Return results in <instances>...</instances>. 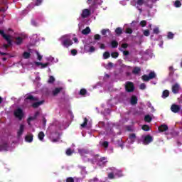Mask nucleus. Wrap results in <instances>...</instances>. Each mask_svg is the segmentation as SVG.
Masks as SVG:
<instances>
[{"label": "nucleus", "instance_id": "nucleus-1", "mask_svg": "<svg viewBox=\"0 0 182 182\" xmlns=\"http://www.w3.org/2000/svg\"><path fill=\"white\" fill-rule=\"evenodd\" d=\"M46 60H47L46 63L41 62H34L31 63L33 69H36V68H39V69H45V68H48V66L53 63V60H55V58H53V57L50 56L46 58Z\"/></svg>", "mask_w": 182, "mask_h": 182}, {"label": "nucleus", "instance_id": "nucleus-2", "mask_svg": "<svg viewBox=\"0 0 182 182\" xmlns=\"http://www.w3.org/2000/svg\"><path fill=\"white\" fill-rule=\"evenodd\" d=\"M38 100V98L33 97V96L31 95H26L25 102L28 103V102H30V103H33V107H38V106H41V105H43V100L38 102H36Z\"/></svg>", "mask_w": 182, "mask_h": 182}, {"label": "nucleus", "instance_id": "nucleus-3", "mask_svg": "<svg viewBox=\"0 0 182 182\" xmlns=\"http://www.w3.org/2000/svg\"><path fill=\"white\" fill-rule=\"evenodd\" d=\"M0 35L4 38V39H5L7 42V44H4V47L5 48L11 46V45H12V38L11 37V36H9V34H6L5 33V31H4V30H0Z\"/></svg>", "mask_w": 182, "mask_h": 182}, {"label": "nucleus", "instance_id": "nucleus-4", "mask_svg": "<svg viewBox=\"0 0 182 182\" xmlns=\"http://www.w3.org/2000/svg\"><path fill=\"white\" fill-rule=\"evenodd\" d=\"M61 43L65 48H69L72 45V41L70 40V36L65 35L60 38Z\"/></svg>", "mask_w": 182, "mask_h": 182}, {"label": "nucleus", "instance_id": "nucleus-5", "mask_svg": "<svg viewBox=\"0 0 182 182\" xmlns=\"http://www.w3.org/2000/svg\"><path fill=\"white\" fill-rule=\"evenodd\" d=\"M132 5H134V6H136L140 12H141V9H140V6L141 5H149L147 4V0H132Z\"/></svg>", "mask_w": 182, "mask_h": 182}, {"label": "nucleus", "instance_id": "nucleus-6", "mask_svg": "<svg viewBox=\"0 0 182 182\" xmlns=\"http://www.w3.org/2000/svg\"><path fill=\"white\" fill-rule=\"evenodd\" d=\"M123 176L122 174V171L113 168L112 173L108 174L109 178H117V177H122Z\"/></svg>", "mask_w": 182, "mask_h": 182}, {"label": "nucleus", "instance_id": "nucleus-7", "mask_svg": "<svg viewBox=\"0 0 182 182\" xmlns=\"http://www.w3.org/2000/svg\"><path fill=\"white\" fill-rule=\"evenodd\" d=\"M14 115L18 120H22V117H23V111L21 108H17L14 111Z\"/></svg>", "mask_w": 182, "mask_h": 182}, {"label": "nucleus", "instance_id": "nucleus-8", "mask_svg": "<svg viewBox=\"0 0 182 182\" xmlns=\"http://www.w3.org/2000/svg\"><path fill=\"white\" fill-rule=\"evenodd\" d=\"M154 77H156V73H154V72H151L149 73V75H144L142 77V80H144V82H149L150 79H154Z\"/></svg>", "mask_w": 182, "mask_h": 182}, {"label": "nucleus", "instance_id": "nucleus-9", "mask_svg": "<svg viewBox=\"0 0 182 182\" xmlns=\"http://www.w3.org/2000/svg\"><path fill=\"white\" fill-rule=\"evenodd\" d=\"M151 141H153V137H151V136L148 135V136H144L143 144L147 145L149 143H151Z\"/></svg>", "mask_w": 182, "mask_h": 182}, {"label": "nucleus", "instance_id": "nucleus-10", "mask_svg": "<svg viewBox=\"0 0 182 182\" xmlns=\"http://www.w3.org/2000/svg\"><path fill=\"white\" fill-rule=\"evenodd\" d=\"M125 87L127 92H133V90H134V85H133V82H127Z\"/></svg>", "mask_w": 182, "mask_h": 182}, {"label": "nucleus", "instance_id": "nucleus-11", "mask_svg": "<svg viewBox=\"0 0 182 182\" xmlns=\"http://www.w3.org/2000/svg\"><path fill=\"white\" fill-rule=\"evenodd\" d=\"M23 132H25V124H21L17 132L18 136H22V134H23Z\"/></svg>", "mask_w": 182, "mask_h": 182}, {"label": "nucleus", "instance_id": "nucleus-12", "mask_svg": "<svg viewBox=\"0 0 182 182\" xmlns=\"http://www.w3.org/2000/svg\"><path fill=\"white\" fill-rule=\"evenodd\" d=\"M181 109V107L177 105H173L171 107V109L173 113H178Z\"/></svg>", "mask_w": 182, "mask_h": 182}, {"label": "nucleus", "instance_id": "nucleus-13", "mask_svg": "<svg viewBox=\"0 0 182 182\" xmlns=\"http://www.w3.org/2000/svg\"><path fill=\"white\" fill-rule=\"evenodd\" d=\"M9 150V146H8V144L3 143L0 146V151H8Z\"/></svg>", "mask_w": 182, "mask_h": 182}, {"label": "nucleus", "instance_id": "nucleus-14", "mask_svg": "<svg viewBox=\"0 0 182 182\" xmlns=\"http://www.w3.org/2000/svg\"><path fill=\"white\" fill-rule=\"evenodd\" d=\"M25 141H27L28 143H32V141H33V134H27L25 137Z\"/></svg>", "mask_w": 182, "mask_h": 182}, {"label": "nucleus", "instance_id": "nucleus-15", "mask_svg": "<svg viewBox=\"0 0 182 182\" xmlns=\"http://www.w3.org/2000/svg\"><path fill=\"white\" fill-rule=\"evenodd\" d=\"M178 90H180V85L178 84H175L172 86L173 93H178Z\"/></svg>", "mask_w": 182, "mask_h": 182}, {"label": "nucleus", "instance_id": "nucleus-16", "mask_svg": "<svg viewBox=\"0 0 182 182\" xmlns=\"http://www.w3.org/2000/svg\"><path fill=\"white\" fill-rule=\"evenodd\" d=\"M90 15V11L89 9H84L82 11V18H87Z\"/></svg>", "mask_w": 182, "mask_h": 182}, {"label": "nucleus", "instance_id": "nucleus-17", "mask_svg": "<svg viewBox=\"0 0 182 182\" xmlns=\"http://www.w3.org/2000/svg\"><path fill=\"white\" fill-rule=\"evenodd\" d=\"M22 41H23V36H18L16 38L15 43H16V45H21V43H22Z\"/></svg>", "mask_w": 182, "mask_h": 182}, {"label": "nucleus", "instance_id": "nucleus-18", "mask_svg": "<svg viewBox=\"0 0 182 182\" xmlns=\"http://www.w3.org/2000/svg\"><path fill=\"white\" fill-rule=\"evenodd\" d=\"M134 140H136V134H132L128 139V141H130V143H134Z\"/></svg>", "mask_w": 182, "mask_h": 182}, {"label": "nucleus", "instance_id": "nucleus-19", "mask_svg": "<svg viewBox=\"0 0 182 182\" xmlns=\"http://www.w3.org/2000/svg\"><path fill=\"white\" fill-rule=\"evenodd\" d=\"M167 129H168V127H167V125H161L159 127V132H166Z\"/></svg>", "mask_w": 182, "mask_h": 182}, {"label": "nucleus", "instance_id": "nucleus-20", "mask_svg": "<svg viewBox=\"0 0 182 182\" xmlns=\"http://www.w3.org/2000/svg\"><path fill=\"white\" fill-rule=\"evenodd\" d=\"M137 103V97L132 96L131 98V105H136Z\"/></svg>", "mask_w": 182, "mask_h": 182}, {"label": "nucleus", "instance_id": "nucleus-21", "mask_svg": "<svg viewBox=\"0 0 182 182\" xmlns=\"http://www.w3.org/2000/svg\"><path fill=\"white\" fill-rule=\"evenodd\" d=\"M105 163H107V158H101L100 161V166H103Z\"/></svg>", "mask_w": 182, "mask_h": 182}, {"label": "nucleus", "instance_id": "nucleus-22", "mask_svg": "<svg viewBox=\"0 0 182 182\" xmlns=\"http://www.w3.org/2000/svg\"><path fill=\"white\" fill-rule=\"evenodd\" d=\"M82 33L83 35H87V33H90V28L87 27L85 29L82 30Z\"/></svg>", "mask_w": 182, "mask_h": 182}, {"label": "nucleus", "instance_id": "nucleus-23", "mask_svg": "<svg viewBox=\"0 0 182 182\" xmlns=\"http://www.w3.org/2000/svg\"><path fill=\"white\" fill-rule=\"evenodd\" d=\"M43 137H45V134L43 132H39L38 139L41 141H43Z\"/></svg>", "mask_w": 182, "mask_h": 182}, {"label": "nucleus", "instance_id": "nucleus-24", "mask_svg": "<svg viewBox=\"0 0 182 182\" xmlns=\"http://www.w3.org/2000/svg\"><path fill=\"white\" fill-rule=\"evenodd\" d=\"M170 95V92L168 90H164L162 94V97L164 99H166V97H168V96Z\"/></svg>", "mask_w": 182, "mask_h": 182}, {"label": "nucleus", "instance_id": "nucleus-25", "mask_svg": "<svg viewBox=\"0 0 182 182\" xmlns=\"http://www.w3.org/2000/svg\"><path fill=\"white\" fill-rule=\"evenodd\" d=\"M140 68L136 67L133 70V73H134V75H139V73H140Z\"/></svg>", "mask_w": 182, "mask_h": 182}, {"label": "nucleus", "instance_id": "nucleus-26", "mask_svg": "<svg viewBox=\"0 0 182 182\" xmlns=\"http://www.w3.org/2000/svg\"><path fill=\"white\" fill-rule=\"evenodd\" d=\"M36 116H38V113L36 114V115L34 117H30L28 119V124L29 125H31V122H32V120H35V119H36Z\"/></svg>", "mask_w": 182, "mask_h": 182}, {"label": "nucleus", "instance_id": "nucleus-27", "mask_svg": "<svg viewBox=\"0 0 182 182\" xmlns=\"http://www.w3.org/2000/svg\"><path fill=\"white\" fill-rule=\"evenodd\" d=\"M60 90H62V88L59 87V88H55L53 91V95L54 96H56V95H58V93H59V92H60Z\"/></svg>", "mask_w": 182, "mask_h": 182}, {"label": "nucleus", "instance_id": "nucleus-28", "mask_svg": "<svg viewBox=\"0 0 182 182\" xmlns=\"http://www.w3.org/2000/svg\"><path fill=\"white\" fill-rule=\"evenodd\" d=\"M123 32V30L122 29V28H117L115 30V33H117V35H122Z\"/></svg>", "mask_w": 182, "mask_h": 182}, {"label": "nucleus", "instance_id": "nucleus-29", "mask_svg": "<svg viewBox=\"0 0 182 182\" xmlns=\"http://www.w3.org/2000/svg\"><path fill=\"white\" fill-rule=\"evenodd\" d=\"M31 56V53L28 52H24L23 54V58L24 59H28V58H29Z\"/></svg>", "mask_w": 182, "mask_h": 182}, {"label": "nucleus", "instance_id": "nucleus-30", "mask_svg": "<svg viewBox=\"0 0 182 182\" xmlns=\"http://www.w3.org/2000/svg\"><path fill=\"white\" fill-rule=\"evenodd\" d=\"M144 120H145V122L150 123V122H151V117L150 115H146Z\"/></svg>", "mask_w": 182, "mask_h": 182}, {"label": "nucleus", "instance_id": "nucleus-31", "mask_svg": "<svg viewBox=\"0 0 182 182\" xmlns=\"http://www.w3.org/2000/svg\"><path fill=\"white\" fill-rule=\"evenodd\" d=\"M174 6L176 8H180V6H181V2H180V1H176L174 3Z\"/></svg>", "mask_w": 182, "mask_h": 182}, {"label": "nucleus", "instance_id": "nucleus-32", "mask_svg": "<svg viewBox=\"0 0 182 182\" xmlns=\"http://www.w3.org/2000/svg\"><path fill=\"white\" fill-rule=\"evenodd\" d=\"M110 57V54L109 53V52H105L104 54H103V58L104 59H107Z\"/></svg>", "mask_w": 182, "mask_h": 182}, {"label": "nucleus", "instance_id": "nucleus-33", "mask_svg": "<svg viewBox=\"0 0 182 182\" xmlns=\"http://www.w3.org/2000/svg\"><path fill=\"white\" fill-rule=\"evenodd\" d=\"M142 130H144L145 132H149V130H150V127H149L148 125H144L142 127Z\"/></svg>", "mask_w": 182, "mask_h": 182}, {"label": "nucleus", "instance_id": "nucleus-34", "mask_svg": "<svg viewBox=\"0 0 182 182\" xmlns=\"http://www.w3.org/2000/svg\"><path fill=\"white\" fill-rule=\"evenodd\" d=\"M111 45L112 46V48H117L118 43L116 41H112Z\"/></svg>", "mask_w": 182, "mask_h": 182}, {"label": "nucleus", "instance_id": "nucleus-35", "mask_svg": "<svg viewBox=\"0 0 182 182\" xmlns=\"http://www.w3.org/2000/svg\"><path fill=\"white\" fill-rule=\"evenodd\" d=\"M73 153V151L70 149H68L66 151V154L67 156H70Z\"/></svg>", "mask_w": 182, "mask_h": 182}, {"label": "nucleus", "instance_id": "nucleus-36", "mask_svg": "<svg viewBox=\"0 0 182 182\" xmlns=\"http://www.w3.org/2000/svg\"><path fill=\"white\" fill-rule=\"evenodd\" d=\"M106 69H112V68H113V63H109L106 66H105Z\"/></svg>", "mask_w": 182, "mask_h": 182}, {"label": "nucleus", "instance_id": "nucleus-37", "mask_svg": "<svg viewBox=\"0 0 182 182\" xmlns=\"http://www.w3.org/2000/svg\"><path fill=\"white\" fill-rule=\"evenodd\" d=\"M168 39H173V38H174V34H173V33H171V32H169V33H168Z\"/></svg>", "mask_w": 182, "mask_h": 182}, {"label": "nucleus", "instance_id": "nucleus-38", "mask_svg": "<svg viewBox=\"0 0 182 182\" xmlns=\"http://www.w3.org/2000/svg\"><path fill=\"white\" fill-rule=\"evenodd\" d=\"M36 55L38 60H42L43 56L41 54H39V52L36 51Z\"/></svg>", "mask_w": 182, "mask_h": 182}, {"label": "nucleus", "instance_id": "nucleus-39", "mask_svg": "<svg viewBox=\"0 0 182 182\" xmlns=\"http://www.w3.org/2000/svg\"><path fill=\"white\" fill-rule=\"evenodd\" d=\"M140 25L142 26V28H144V26H146V25H147V21H141L140 22Z\"/></svg>", "mask_w": 182, "mask_h": 182}, {"label": "nucleus", "instance_id": "nucleus-40", "mask_svg": "<svg viewBox=\"0 0 182 182\" xmlns=\"http://www.w3.org/2000/svg\"><path fill=\"white\" fill-rule=\"evenodd\" d=\"M53 82H55V77H53V76H50L48 83H53Z\"/></svg>", "mask_w": 182, "mask_h": 182}, {"label": "nucleus", "instance_id": "nucleus-41", "mask_svg": "<svg viewBox=\"0 0 182 182\" xmlns=\"http://www.w3.org/2000/svg\"><path fill=\"white\" fill-rule=\"evenodd\" d=\"M144 36H149L150 35V31L144 30Z\"/></svg>", "mask_w": 182, "mask_h": 182}, {"label": "nucleus", "instance_id": "nucleus-42", "mask_svg": "<svg viewBox=\"0 0 182 182\" xmlns=\"http://www.w3.org/2000/svg\"><path fill=\"white\" fill-rule=\"evenodd\" d=\"M86 124H87V119L85 118L84 123L81 124V127H86Z\"/></svg>", "mask_w": 182, "mask_h": 182}, {"label": "nucleus", "instance_id": "nucleus-43", "mask_svg": "<svg viewBox=\"0 0 182 182\" xmlns=\"http://www.w3.org/2000/svg\"><path fill=\"white\" fill-rule=\"evenodd\" d=\"M154 33H156V35L160 33V31L159 30L158 27L154 28Z\"/></svg>", "mask_w": 182, "mask_h": 182}, {"label": "nucleus", "instance_id": "nucleus-44", "mask_svg": "<svg viewBox=\"0 0 182 182\" xmlns=\"http://www.w3.org/2000/svg\"><path fill=\"white\" fill-rule=\"evenodd\" d=\"M139 89H141V90H144V89H146V84H144V83L141 84L139 85Z\"/></svg>", "mask_w": 182, "mask_h": 182}, {"label": "nucleus", "instance_id": "nucleus-45", "mask_svg": "<svg viewBox=\"0 0 182 182\" xmlns=\"http://www.w3.org/2000/svg\"><path fill=\"white\" fill-rule=\"evenodd\" d=\"M80 95H82V96H84V95H86V90L85 89H82L80 91Z\"/></svg>", "mask_w": 182, "mask_h": 182}, {"label": "nucleus", "instance_id": "nucleus-46", "mask_svg": "<svg viewBox=\"0 0 182 182\" xmlns=\"http://www.w3.org/2000/svg\"><path fill=\"white\" fill-rule=\"evenodd\" d=\"M118 56H119V53H112V58H117Z\"/></svg>", "mask_w": 182, "mask_h": 182}, {"label": "nucleus", "instance_id": "nucleus-47", "mask_svg": "<svg viewBox=\"0 0 182 182\" xmlns=\"http://www.w3.org/2000/svg\"><path fill=\"white\" fill-rule=\"evenodd\" d=\"M41 4H42V0H37L36 5V6H39V5H41Z\"/></svg>", "mask_w": 182, "mask_h": 182}, {"label": "nucleus", "instance_id": "nucleus-48", "mask_svg": "<svg viewBox=\"0 0 182 182\" xmlns=\"http://www.w3.org/2000/svg\"><path fill=\"white\" fill-rule=\"evenodd\" d=\"M79 153L81 154V156H83V154L86 153V151H85L84 149H80L79 150Z\"/></svg>", "mask_w": 182, "mask_h": 182}, {"label": "nucleus", "instance_id": "nucleus-49", "mask_svg": "<svg viewBox=\"0 0 182 182\" xmlns=\"http://www.w3.org/2000/svg\"><path fill=\"white\" fill-rule=\"evenodd\" d=\"M133 31L131 28H127L126 33H132Z\"/></svg>", "mask_w": 182, "mask_h": 182}, {"label": "nucleus", "instance_id": "nucleus-50", "mask_svg": "<svg viewBox=\"0 0 182 182\" xmlns=\"http://www.w3.org/2000/svg\"><path fill=\"white\" fill-rule=\"evenodd\" d=\"M77 53V51L76 50H71V54L75 56Z\"/></svg>", "mask_w": 182, "mask_h": 182}, {"label": "nucleus", "instance_id": "nucleus-51", "mask_svg": "<svg viewBox=\"0 0 182 182\" xmlns=\"http://www.w3.org/2000/svg\"><path fill=\"white\" fill-rule=\"evenodd\" d=\"M95 50H96V48H95V47L92 46L90 48V52H95Z\"/></svg>", "mask_w": 182, "mask_h": 182}, {"label": "nucleus", "instance_id": "nucleus-52", "mask_svg": "<svg viewBox=\"0 0 182 182\" xmlns=\"http://www.w3.org/2000/svg\"><path fill=\"white\" fill-rule=\"evenodd\" d=\"M102 146L104 147H107V146H109V143L107 141H105L103 142Z\"/></svg>", "mask_w": 182, "mask_h": 182}, {"label": "nucleus", "instance_id": "nucleus-53", "mask_svg": "<svg viewBox=\"0 0 182 182\" xmlns=\"http://www.w3.org/2000/svg\"><path fill=\"white\" fill-rule=\"evenodd\" d=\"M107 32H109V31H107V30H102V31H101V33H102V35H105L106 33H107Z\"/></svg>", "mask_w": 182, "mask_h": 182}, {"label": "nucleus", "instance_id": "nucleus-54", "mask_svg": "<svg viewBox=\"0 0 182 182\" xmlns=\"http://www.w3.org/2000/svg\"><path fill=\"white\" fill-rule=\"evenodd\" d=\"M95 39H96V40L100 39V35L96 34V35L95 36Z\"/></svg>", "mask_w": 182, "mask_h": 182}, {"label": "nucleus", "instance_id": "nucleus-55", "mask_svg": "<svg viewBox=\"0 0 182 182\" xmlns=\"http://www.w3.org/2000/svg\"><path fill=\"white\" fill-rule=\"evenodd\" d=\"M90 182H99L97 178H95L93 180H91Z\"/></svg>", "mask_w": 182, "mask_h": 182}, {"label": "nucleus", "instance_id": "nucleus-56", "mask_svg": "<svg viewBox=\"0 0 182 182\" xmlns=\"http://www.w3.org/2000/svg\"><path fill=\"white\" fill-rule=\"evenodd\" d=\"M67 182H73V179L72 178H67Z\"/></svg>", "mask_w": 182, "mask_h": 182}, {"label": "nucleus", "instance_id": "nucleus-57", "mask_svg": "<svg viewBox=\"0 0 182 182\" xmlns=\"http://www.w3.org/2000/svg\"><path fill=\"white\" fill-rule=\"evenodd\" d=\"M52 141H53V143H56V141H59V138H57V139H52Z\"/></svg>", "mask_w": 182, "mask_h": 182}, {"label": "nucleus", "instance_id": "nucleus-58", "mask_svg": "<svg viewBox=\"0 0 182 182\" xmlns=\"http://www.w3.org/2000/svg\"><path fill=\"white\" fill-rule=\"evenodd\" d=\"M122 47L124 49H126V48H127V45L126 43L122 44Z\"/></svg>", "mask_w": 182, "mask_h": 182}, {"label": "nucleus", "instance_id": "nucleus-59", "mask_svg": "<svg viewBox=\"0 0 182 182\" xmlns=\"http://www.w3.org/2000/svg\"><path fill=\"white\" fill-rule=\"evenodd\" d=\"M100 49H105V44H100Z\"/></svg>", "mask_w": 182, "mask_h": 182}, {"label": "nucleus", "instance_id": "nucleus-60", "mask_svg": "<svg viewBox=\"0 0 182 182\" xmlns=\"http://www.w3.org/2000/svg\"><path fill=\"white\" fill-rule=\"evenodd\" d=\"M123 54L125 55V56H127V55H129V51H124Z\"/></svg>", "mask_w": 182, "mask_h": 182}, {"label": "nucleus", "instance_id": "nucleus-61", "mask_svg": "<svg viewBox=\"0 0 182 182\" xmlns=\"http://www.w3.org/2000/svg\"><path fill=\"white\" fill-rule=\"evenodd\" d=\"M73 41H74V42H75V43H77V38H73Z\"/></svg>", "mask_w": 182, "mask_h": 182}, {"label": "nucleus", "instance_id": "nucleus-62", "mask_svg": "<svg viewBox=\"0 0 182 182\" xmlns=\"http://www.w3.org/2000/svg\"><path fill=\"white\" fill-rule=\"evenodd\" d=\"M0 11H5L4 9H0Z\"/></svg>", "mask_w": 182, "mask_h": 182}, {"label": "nucleus", "instance_id": "nucleus-63", "mask_svg": "<svg viewBox=\"0 0 182 182\" xmlns=\"http://www.w3.org/2000/svg\"><path fill=\"white\" fill-rule=\"evenodd\" d=\"M173 70V67H169V70Z\"/></svg>", "mask_w": 182, "mask_h": 182}, {"label": "nucleus", "instance_id": "nucleus-64", "mask_svg": "<svg viewBox=\"0 0 182 182\" xmlns=\"http://www.w3.org/2000/svg\"><path fill=\"white\" fill-rule=\"evenodd\" d=\"M105 77H109V75L106 74Z\"/></svg>", "mask_w": 182, "mask_h": 182}]
</instances>
